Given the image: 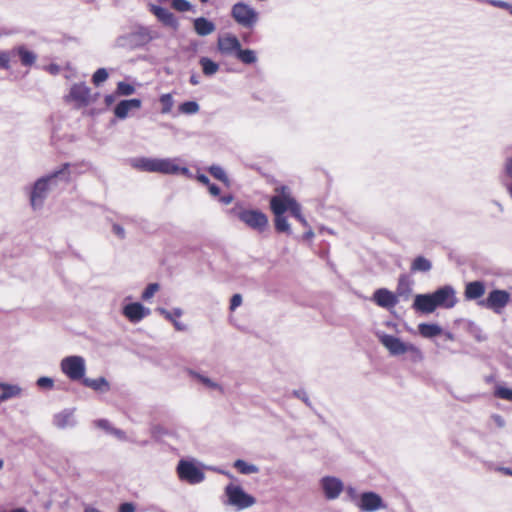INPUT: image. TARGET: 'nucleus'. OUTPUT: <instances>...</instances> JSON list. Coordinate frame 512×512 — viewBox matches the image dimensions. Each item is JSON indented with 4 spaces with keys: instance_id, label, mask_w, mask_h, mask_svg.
I'll return each mask as SVG.
<instances>
[{
    "instance_id": "16",
    "label": "nucleus",
    "mask_w": 512,
    "mask_h": 512,
    "mask_svg": "<svg viewBox=\"0 0 512 512\" xmlns=\"http://www.w3.org/2000/svg\"><path fill=\"white\" fill-rule=\"evenodd\" d=\"M149 10L151 13H153L157 19L162 22L165 26L171 27L173 29H178L179 23L176 17L172 12H170L168 9L155 5L150 4Z\"/></svg>"
},
{
    "instance_id": "18",
    "label": "nucleus",
    "mask_w": 512,
    "mask_h": 512,
    "mask_svg": "<svg viewBox=\"0 0 512 512\" xmlns=\"http://www.w3.org/2000/svg\"><path fill=\"white\" fill-rule=\"evenodd\" d=\"M91 89L84 83L74 84L70 89V97L78 103L79 106H87L90 100Z\"/></svg>"
},
{
    "instance_id": "44",
    "label": "nucleus",
    "mask_w": 512,
    "mask_h": 512,
    "mask_svg": "<svg viewBox=\"0 0 512 512\" xmlns=\"http://www.w3.org/2000/svg\"><path fill=\"white\" fill-rule=\"evenodd\" d=\"M494 395L500 399H504L512 402V389L498 386L495 389Z\"/></svg>"
},
{
    "instance_id": "46",
    "label": "nucleus",
    "mask_w": 512,
    "mask_h": 512,
    "mask_svg": "<svg viewBox=\"0 0 512 512\" xmlns=\"http://www.w3.org/2000/svg\"><path fill=\"white\" fill-rule=\"evenodd\" d=\"M504 170L505 173L512 178V145L506 149Z\"/></svg>"
},
{
    "instance_id": "31",
    "label": "nucleus",
    "mask_w": 512,
    "mask_h": 512,
    "mask_svg": "<svg viewBox=\"0 0 512 512\" xmlns=\"http://www.w3.org/2000/svg\"><path fill=\"white\" fill-rule=\"evenodd\" d=\"M233 466L243 475L256 474L259 472L258 466L254 465V464L247 463L246 461H244L242 459H237L234 462Z\"/></svg>"
},
{
    "instance_id": "27",
    "label": "nucleus",
    "mask_w": 512,
    "mask_h": 512,
    "mask_svg": "<svg viewBox=\"0 0 512 512\" xmlns=\"http://www.w3.org/2000/svg\"><path fill=\"white\" fill-rule=\"evenodd\" d=\"M193 26L195 32L199 36H207L212 34L216 30L215 24L205 17H198L194 19Z\"/></svg>"
},
{
    "instance_id": "42",
    "label": "nucleus",
    "mask_w": 512,
    "mask_h": 512,
    "mask_svg": "<svg viewBox=\"0 0 512 512\" xmlns=\"http://www.w3.org/2000/svg\"><path fill=\"white\" fill-rule=\"evenodd\" d=\"M108 76V72L105 68H99L93 74L92 81L94 85L99 86L101 83L107 80Z\"/></svg>"
},
{
    "instance_id": "58",
    "label": "nucleus",
    "mask_w": 512,
    "mask_h": 512,
    "mask_svg": "<svg viewBox=\"0 0 512 512\" xmlns=\"http://www.w3.org/2000/svg\"><path fill=\"white\" fill-rule=\"evenodd\" d=\"M110 434L114 435L115 437H117L119 440H126V434L123 430L121 429H118V428H112L111 429V432Z\"/></svg>"
},
{
    "instance_id": "25",
    "label": "nucleus",
    "mask_w": 512,
    "mask_h": 512,
    "mask_svg": "<svg viewBox=\"0 0 512 512\" xmlns=\"http://www.w3.org/2000/svg\"><path fill=\"white\" fill-rule=\"evenodd\" d=\"M485 294V285L482 281H472L466 284L464 296L466 300H477Z\"/></svg>"
},
{
    "instance_id": "56",
    "label": "nucleus",
    "mask_w": 512,
    "mask_h": 512,
    "mask_svg": "<svg viewBox=\"0 0 512 512\" xmlns=\"http://www.w3.org/2000/svg\"><path fill=\"white\" fill-rule=\"evenodd\" d=\"M119 512H135V506L130 502L122 503L119 507Z\"/></svg>"
},
{
    "instance_id": "10",
    "label": "nucleus",
    "mask_w": 512,
    "mask_h": 512,
    "mask_svg": "<svg viewBox=\"0 0 512 512\" xmlns=\"http://www.w3.org/2000/svg\"><path fill=\"white\" fill-rule=\"evenodd\" d=\"M509 302V292L502 289H494L490 291L487 298L480 301L479 304L499 314Z\"/></svg>"
},
{
    "instance_id": "26",
    "label": "nucleus",
    "mask_w": 512,
    "mask_h": 512,
    "mask_svg": "<svg viewBox=\"0 0 512 512\" xmlns=\"http://www.w3.org/2000/svg\"><path fill=\"white\" fill-rule=\"evenodd\" d=\"M21 394L22 388L19 385L0 382V403L20 397Z\"/></svg>"
},
{
    "instance_id": "13",
    "label": "nucleus",
    "mask_w": 512,
    "mask_h": 512,
    "mask_svg": "<svg viewBox=\"0 0 512 512\" xmlns=\"http://www.w3.org/2000/svg\"><path fill=\"white\" fill-rule=\"evenodd\" d=\"M320 487L327 500L337 499L344 490L341 479L335 476H324L320 479Z\"/></svg>"
},
{
    "instance_id": "12",
    "label": "nucleus",
    "mask_w": 512,
    "mask_h": 512,
    "mask_svg": "<svg viewBox=\"0 0 512 512\" xmlns=\"http://www.w3.org/2000/svg\"><path fill=\"white\" fill-rule=\"evenodd\" d=\"M281 195L273 196L270 199V208L274 216L284 215V213L291 209L292 201H296L289 194V189L286 186H281L277 189Z\"/></svg>"
},
{
    "instance_id": "48",
    "label": "nucleus",
    "mask_w": 512,
    "mask_h": 512,
    "mask_svg": "<svg viewBox=\"0 0 512 512\" xmlns=\"http://www.w3.org/2000/svg\"><path fill=\"white\" fill-rule=\"evenodd\" d=\"M36 384L41 389H52L54 381L50 377L43 376L37 379Z\"/></svg>"
},
{
    "instance_id": "14",
    "label": "nucleus",
    "mask_w": 512,
    "mask_h": 512,
    "mask_svg": "<svg viewBox=\"0 0 512 512\" xmlns=\"http://www.w3.org/2000/svg\"><path fill=\"white\" fill-rule=\"evenodd\" d=\"M241 43L233 34L220 36L217 40V49L224 56H235L240 50Z\"/></svg>"
},
{
    "instance_id": "54",
    "label": "nucleus",
    "mask_w": 512,
    "mask_h": 512,
    "mask_svg": "<svg viewBox=\"0 0 512 512\" xmlns=\"http://www.w3.org/2000/svg\"><path fill=\"white\" fill-rule=\"evenodd\" d=\"M471 331H472V334H473L474 338L478 342H483V341L487 340V336L482 332V330L480 328L475 327Z\"/></svg>"
},
{
    "instance_id": "49",
    "label": "nucleus",
    "mask_w": 512,
    "mask_h": 512,
    "mask_svg": "<svg viewBox=\"0 0 512 512\" xmlns=\"http://www.w3.org/2000/svg\"><path fill=\"white\" fill-rule=\"evenodd\" d=\"M11 51L10 52H1L0 53V69L8 70L10 69V58H11Z\"/></svg>"
},
{
    "instance_id": "1",
    "label": "nucleus",
    "mask_w": 512,
    "mask_h": 512,
    "mask_svg": "<svg viewBox=\"0 0 512 512\" xmlns=\"http://www.w3.org/2000/svg\"><path fill=\"white\" fill-rule=\"evenodd\" d=\"M75 166V164L63 163L59 169L39 177L26 188L29 203L33 211H38L43 208L49 193L56 187L60 184H68L71 181L72 169Z\"/></svg>"
},
{
    "instance_id": "36",
    "label": "nucleus",
    "mask_w": 512,
    "mask_h": 512,
    "mask_svg": "<svg viewBox=\"0 0 512 512\" xmlns=\"http://www.w3.org/2000/svg\"><path fill=\"white\" fill-rule=\"evenodd\" d=\"M412 292V288L409 284V281L406 279L405 276H401L398 281L397 286V296L403 297L405 300H407Z\"/></svg>"
},
{
    "instance_id": "38",
    "label": "nucleus",
    "mask_w": 512,
    "mask_h": 512,
    "mask_svg": "<svg viewBox=\"0 0 512 512\" xmlns=\"http://www.w3.org/2000/svg\"><path fill=\"white\" fill-rule=\"evenodd\" d=\"M135 87L124 81L117 83L115 94L118 96H130L135 93Z\"/></svg>"
},
{
    "instance_id": "45",
    "label": "nucleus",
    "mask_w": 512,
    "mask_h": 512,
    "mask_svg": "<svg viewBox=\"0 0 512 512\" xmlns=\"http://www.w3.org/2000/svg\"><path fill=\"white\" fill-rule=\"evenodd\" d=\"M159 289H160V285L158 283H150V284H148V286L143 291L141 298L144 301H148L149 299H151L154 296V294Z\"/></svg>"
},
{
    "instance_id": "2",
    "label": "nucleus",
    "mask_w": 512,
    "mask_h": 512,
    "mask_svg": "<svg viewBox=\"0 0 512 512\" xmlns=\"http://www.w3.org/2000/svg\"><path fill=\"white\" fill-rule=\"evenodd\" d=\"M177 158L135 157L130 159V165L139 171L177 175Z\"/></svg>"
},
{
    "instance_id": "53",
    "label": "nucleus",
    "mask_w": 512,
    "mask_h": 512,
    "mask_svg": "<svg viewBox=\"0 0 512 512\" xmlns=\"http://www.w3.org/2000/svg\"><path fill=\"white\" fill-rule=\"evenodd\" d=\"M242 303V296L240 294H234L230 300V309L233 311L238 308Z\"/></svg>"
},
{
    "instance_id": "19",
    "label": "nucleus",
    "mask_w": 512,
    "mask_h": 512,
    "mask_svg": "<svg viewBox=\"0 0 512 512\" xmlns=\"http://www.w3.org/2000/svg\"><path fill=\"white\" fill-rule=\"evenodd\" d=\"M441 308L451 309L457 304L456 291L451 285H444L436 290Z\"/></svg>"
},
{
    "instance_id": "22",
    "label": "nucleus",
    "mask_w": 512,
    "mask_h": 512,
    "mask_svg": "<svg viewBox=\"0 0 512 512\" xmlns=\"http://www.w3.org/2000/svg\"><path fill=\"white\" fill-rule=\"evenodd\" d=\"M156 311L159 312L162 316H164L168 321H170L177 331L187 330V326L184 323L177 320V318L183 315V310L181 308H174L172 311H168L165 308L159 307L156 309Z\"/></svg>"
},
{
    "instance_id": "35",
    "label": "nucleus",
    "mask_w": 512,
    "mask_h": 512,
    "mask_svg": "<svg viewBox=\"0 0 512 512\" xmlns=\"http://www.w3.org/2000/svg\"><path fill=\"white\" fill-rule=\"evenodd\" d=\"M208 172L217 180L224 183L227 187L230 186V180L225 170L219 165H211L208 167Z\"/></svg>"
},
{
    "instance_id": "11",
    "label": "nucleus",
    "mask_w": 512,
    "mask_h": 512,
    "mask_svg": "<svg viewBox=\"0 0 512 512\" xmlns=\"http://www.w3.org/2000/svg\"><path fill=\"white\" fill-rule=\"evenodd\" d=\"M356 506L362 512H376L380 509H385L386 504L382 497L373 491H367L360 494Z\"/></svg>"
},
{
    "instance_id": "64",
    "label": "nucleus",
    "mask_w": 512,
    "mask_h": 512,
    "mask_svg": "<svg viewBox=\"0 0 512 512\" xmlns=\"http://www.w3.org/2000/svg\"><path fill=\"white\" fill-rule=\"evenodd\" d=\"M115 99H116L115 95L109 94L104 97V102H105L106 106H110L115 102Z\"/></svg>"
},
{
    "instance_id": "17",
    "label": "nucleus",
    "mask_w": 512,
    "mask_h": 512,
    "mask_svg": "<svg viewBox=\"0 0 512 512\" xmlns=\"http://www.w3.org/2000/svg\"><path fill=\"white\" fill-rule=\"evenodd\" d=\"M372 300L380 307L390 309L398 303L397 295L386 288L377 289Z\"/></svg>"
},
{
    "instance_id": "9",
    "label": "nucleus",
    "mask_w": 512,
    "mask_h": 512,
    "mask_svg": "<svg viewBox=\"0 0 512 512\" xmlns=\"http://www.w3.org/2000/svg\"><path fill=\"white\" fill-rule=\"evenodd\" d=\"M178 477L189 484L195 485L204 481L205 474L193 462L180 460L177 465Z\"/></svg>"
},
{
    "instance_id": "61",
    "label": "nucleus",
    "mask_w": 512,
    "mask_h": 512,
    "mask_svg": "<svg viewBox=\"0 0 512 512\" xmlns=\"http://www.w3.org/2000/svg\"><path fill=\"white\" fill-rule=\"evenodd\" d=\"M429 295L432 296V304L434 306V309L436 310L438 307L441 308V303L437 296L436 290L433 293H429Z\"/></svg>"
},
{
    "instance_id": "33",
    "label": "nucleus",
    "mask_w": 512,
    "mask_h": 512,
    "mask_svg": "<svg viewBox=\"0 0 512 512\" xmlns=\"http://www.w3.org/2000/svg\"><path fill=\"white\" fill-rule=\"evenodd\" d=\"M431 268V262L423 256L416 257L411 264L412 272H428Z\"/></svg>"
},
{
    "instance_id": "47",
    "label": "nucleus",
    "mask_w": 512,
    "mask_h": 512,
    "mask_svg": "<svg viewBox=\"0 0 512 512\" xmlns=\"http://www.w3.org/2000/svg\"><path fill=\"white\" fill-rule=\"evenodd\" d=\"M292 395L300 400H302L306 406L312 408V403L304 389L293 390Z\"/></svg>"
},
{
    "instance_id": "24",
    "label": "nucleus",
    "mask_w": 512,
    "mask_h": 512,
    "mask_svg": "<svg viewBox=\"0 0 512 512\" xmlns=\"http://www.w3.org/2000/svg\"><path fill=\"white\" fill-rule=\"evenodd\" d=\"M54 425L59 429L71 428L76 425L73 410L65 409L54 416Z\"/></svg>"
},
{
    "instance_id": "32",
    "label": "nucleus",
    "mask_w": 512,
    "mask_h": 512,
    "mask_svg": "<svg viewBox=\"0 0 512 512\" xmlns=\"http://www.w3.org/2000/svg\"><path fill=\"white\" fill-rule=\"evenodd\" d=\"M199 63L205 76H212L219 70V64L208 57H201Z\"/></svg>"
},
{
    "instance_id": "43",
    "label": "nucleus",
    "mask_w": 512,
    "mask_h": 512,
    "mask_svg": "<svg viewBox=\"0 0 512 512\" xmlns=\"http://www.w3.org/2000/svg\"><path fill=\"white\" fill-rule=\"evenodd\" d=\"M171 6L173 9L179 12H187L192 9V5L187 0H172Z\"/></svg>"
},
{
    "instance_id": "39",
    "label": "nucleus",
    "mask_w": 512,
    "mask_h": 512,
    "mask_svg": "<svg viewBox=\"0 0 512 512\" xmlns=\"http://www.w3.org/2000/svg\"><path fill=\"white\" fill-rule=\"evenodd\" d=\"M179 112L187 115L196 114L200 106L196 101H186L179 105Z\"/></svg>"
},
{
    "instance_id": "63",
    "label": "nucleus",
    "mask_w": 512,
    "mask_h": 512,
    "mask_svg": "<svg viewBox=\"0 0 512 512\" xmlns=\"http://www.w3.org/2000/svg\"><path fill=\"white\" fill-rule=\"evenodd\" d=\"M197 180L205 186H208L211 182L205 174H198Z\"/></svg>"
},
{
    "instance_id": "40",
    "label": "nucleus",
    "mask_w": 512,
    "mask_h": 512,
    "mask_svg": "<svg viewBox=\"0 0 512 512\" xmlns=\"http://www.w3.org/2000/svg\"><path fill=\"white\" fill-rule=\"evenodd\" d=\"M159 100L162 105L161 113L168 114L171 111L174 104L172 95L170 93L162 94Z\"/></svg>"
},
{
    "instance_id": "28",
    "label": "nucleus",
    "mask_w": 512,
    "mask_h": 512,
    "mask_svg": "<svg viewBox=\"0 0 512 512\" xmlns=\"http://www.w3.org/2000/svg\"><path fill=\"white\" fill-rule=\"evenodd\" d=\"M187 374L209 389L218 390L221 393L224 392L223 387L219 383L215 382L214 380L210 379L209 377H207L193 369H187Z\"/></svg>"
},
{
    "instance_id": "52",
    "label": "nucleus",
    "mask_w": 512,
    "mask_h": 512,
    "mask_svg": "<svg viewBox=\"0 0 512 512\" xmlns=\"http://www.w3.org/2000/svg\"><path fill=\"white\" fill-rule=\"evenodd\" d=\"M95 425L98 427V428H101L103 430H105L106 432L110 433L111 432V429L113 428L110 424V422L106 419H99V420H96L95 421Z\"/></svg>"
},
{
    "instance_id": "37",
    "label": "nucleus",
    "mask_w": 512,
    "mask_h": 512,
    "mask_svg": "<svg viewBox=\"0 0 512 512\" xmlns=\"http://www.w3.org/2000/svg\"><path fill=\"white\" fill-rule=\"evenodd\" d=\"M274 224L277 232L291 234L290 224L284 215L275 216Z\"/></svg>"
},
{
    "instance_id": "55",
    "label": "nucleus",
    "mask_w": 512,
    "mask_h": 512,
    "mask_svg": "<svg viewBox=\"0 0 512 512\" xmlns=\"http://www.w3.org/2000/svg\"><path fill=\"white\" fill-rule=\"evenodd\" d=\"M112 231L115 235H117L120 239H123L125 237V230L124 228L119 224H113Z\"/></svg>"
},
{
    "instance_id": "20",
    "label": "nucleus",
    "mask_w": 512,
    "mask_h": 512,
    "mask_svg": "<svg viewBox=\"0 0 512 512\" xmlns=\"http://www.w3.org/2000/svg\"><path fill=\"white\" fill-rule=\"evenodd\" d=\"M142 101L137 98L121 100L114 108V114L119 119H125L132 109H139Z\"/></svg>"
},
{
    "instance_id": "34",
    "label": "nucleus",
    "mask_w": 512,
    "mask_h": 512,
    "mask_svg": "<svg viewBox=\"0 0 512 512\" xmlns=\"http://www.w3.org/2000/svg\"><path fill=\"white\" fill-rule=\"evenodd\" d=\"M236 58L246 65L254 64L257 61L256 52L252 49H242V46L240 47Z\"/></svg>"
},
{
    "instance_id": "50",
    "label": "nucleus",
    "mask_w": 512,
    "mask_h": 512,
    "mask_svg": "<svg viewBox=\"0 0 512 512\" xmlns=\"http://www.w3.org/2000/svg\"><path fill=\"white\" fill-rule=\"evenodd\" d=\"M488 468L490 470H494V471L502 473L506 476L512 477V467H504V466L494 465V464L490 463Z\"/></svg>"
},
{
    "instance_id": "51",
    "label": "nucleus",
    "mask_w": 512,
    "mask_h": 512,
    "mask_svg": "<svg viewBox=\"0 0 512 512\" xmlns=\"http://www.w3.org/2000/svg\"><path fill=\"white\" fill-rule=\"evenodd\" d=\"M346 493L349 497V499L356 505V502L358 501L360 494H358L357 490L353 486L346 487Z\"/></svg>"
},
{
    "instance_id": "60",
    "label": "nucleus",
    "mask_w": 512,
    "mask_h": 512,
    "mask_svg": "<svg viewBox=\"0 0 512 512\" xmlns=\"http://www.w3.org/2000/svg\"><path fill=\"white\" fill-rule=\"evenodd\" d=\"M178 174H181V175L186 176L188 178L192 177V174H191L190 170L187 167H181V166H179L177 164V175Z\"/></svg>"
},
{
    "instance_id": "57",
    "label": "nucleus",
    "mask_w": 512,
    "mask_h": 512,
    "mask_svg": "<svg viewBox=\"0 0 512 512\" xmlns=\"http://www.w3.org/2000/svg\"><path fill=\"white\" fill-rule=\"evenodd\" d=\"M491 419L499 428H503L506 424L504 418L499 414H493Z\"/></svg>"
},
{
    "instance_id": "3",
    "label": "nucleus",
    "mask_w": 512,
    "mask_h": 512,
    "mask_svg": "<svg viewBox=\"0 0 512 512\" xmlns=\"http://www.w3.org/2000/svg\"><path fill=\"white\" fill-rule=\"evenodd\" d=\"M256 498L247 493L242 486L229 483L224 488L221 503L239 512L248 509L256 504Z\"/></svg>"
},
{
    "instance_id": "30",
    "label": "nucleus",
    "mask_w": 512,
    "mask_h": 512,
    "mask_svg": "<svg viewBox=\"0 0 512 512\" xmlns=\"http://www.w3.org/2000/svg\"><path fill=\"white\" fill-rule=\"evenodd\" d=\"M418 331L424 338H433L442 333V328L438 324L421 323L418 325Z\"/></svg>"
},
{
    "instance_id": "23",
    "label": "nucleus",
    "mask_w": 512,
    "mask_h": 512,
    "mask_svg": "<svg viewBox=\"0 0 512 512\" xmlns=\"http://www.w3.org/2000/svg\"><path fill=\"white\" fill-rule=\"evenodd\" d=\"M413 309L424 314H430L435 311L432 304V296L429 293L417 294L414 298Z\"/></svg>"
},
{
    "instance_id": "6",
    "label": "nucleus",
    "mask_w": 512,
    "mask_h": 512,
    "mask_svg": "<svg viewBox=\"0 0 512 512\" xmlns=\"http://www.w3.org/2000/svg\"><path fill=\"white\" fill-rule=\"evenodd\" d=\"M228 213L238 217L249 228L263 232L268 226V217L258 209H246L237 203Z\"/></svg>"
},
{
    "instance_id": "4",
    "label": "nucleus",
    "mask_w": 512,
    "mask_h": 512,
    "mask_svg": "<svg viewBox=\"0 0 512 512\" xmlns=\"http://www.w3.org/2000/svg\"><path fill=\"white\" fill-rule=\"evenodd\" d=\"M380 343L389 351L392 356H400L408 353L413 362H420L423 359L421 350L411 343H405L400 338L386 334L377 333Z\"/></svg>"
},
{
    "instance_id": "41",
    "label": "nucleus",
    "mask_w": 512,
    "mask_h": 512,
    "mask_svg": "<svg viewBox=\"0 0 512 512\" xmlns=\"http://www.w3.org/2000/svg\"><path fill=\"white\" fill-rule=\"evenodd\" d=\"M290 213L293 217H295L301 224L307 226V221L301 213V206L297 201H292V207L290 209Z\"/></svg>"
},
{
    "instance_id": "21",
    "label": "nucleus",
    "mask_w": 512,
    "mask_h": 512,
    "mask_svg": "<svg viewBox=\"0 0 512 512\" xmlns=\"http://www.w3.org/2000/svg\"><path fill=\"white\" fill-rule=\"evenodd\" d=\"M11 55L13 57H18L22 66L25 67L32 66L37 60V55L33 51L28 50L24 45L13 48L11 50Z\"/></svg>"
},
{
    "instance_id": "62",
    "label": "nucleus",
    "mask_w": 512,
    "mask_h": 512,
    "mask_svg": "<svg viewBox=\"0 0 512 512\" xmlns=\"http://www.w3.org/2000/svg\"><path fill=\"white\" fill-rule=\"evenodd\" d=\"M233 199H234L233 195L228 194V195L221 196L219 198V201L224 205H228V204L232 203Z\"/></svg>"
},
{
    "instance_id": "5",
    "label": "nucleus",
    "mask_w": 512,
    "mask_h": 512,
    "mask_svg": "<svg viewBox=\"0 0 512 512\" xmlns=\"http://www.w3.org/2000/svg\"><path fill=\"white\" fill-rule=\"evenodd\" d=\"M158 38V34L148 27L140 26L136 30L120 35L115 40V46L127 50H134L145 46Z\"/></svg>"
},
{
    "instance_id": "15",
    "label": "nucleus",
    "mask_w": 512,
    "mask_h": 512,
    "mask_svg": "<svg viewBox=\"0 0 512 512\" xmlns=\"http://www.w3.org/2000/svg\"><path fill=\"white\" fill-rule=\"evenodd\" d=\"M122 313L131 323H138L150 315V309L143 306L140 302H133L126 304L122 309Z\"/></svg>"
},
{
    "instance_id": "29",
    "label": "nucleus",
    "mask_w": 512,
    "mask_h": 512,
    "mask_svg": "<svg viewBox=\"0 0 512 512\" xmlns=\"http://www.w3.org/2000/svg\"><path fill=\"white\" fill-rule=\"evenodd\" d=\"M82 384L96 392L105 393L110 390V384L105 377H99L97 379L83 378Z\"/></svg>"
},
{
    "instance_id": "7",
    "label": "nucleus",
    "mask_w": 512,
    "mask_h": 512,
    "mask_svg": "<svg viewBox=\"0 0 512 512\" xmlns=\"http://www.w3.org/2000/svg\"><path fill=\"white\" fill-rule=\"evenodd\" d=\"M231 17L233 20L243 28H253L258 20V12L245 2H237L231 8Z\"/></svg>"
},
{
    "instance_id": "8",
    "label": "nucleus",
    "mask_w": 512,
    "mask_h": 512,
    "mask_svg": "<svg viewBox=\"0 0 512 512\" xmlns=\"http://www.w3.org/2000/svg\"><path fill=\"white\" fill-rule=\"evenodd\" d=\"M60 368L70 380H83L86 372L85 360L82 356L71 355L64 357L60 362Z\"/></svg>"
},
{
    "instance_id": "59",
    "label": "nucleus",
    "mask_w": 512,
    "mask_h": 512,
    "mask_svg": "<svg viewBox=\"0 0 512 512\" xmlns=\"http://www.w3.org/2000/svg\"><path fill=\"white\" fill-rule=\"evenodd\" d=\"M208 190L212 196H219L220 195V188L214 183H210L208 186Z\"/></svg>"
}]
</instances>
